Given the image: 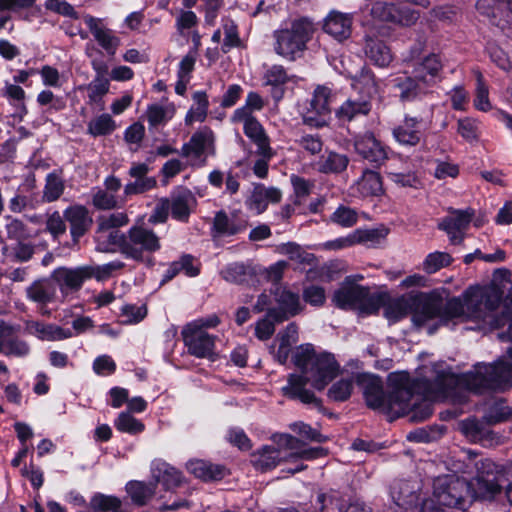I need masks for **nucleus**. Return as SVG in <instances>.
<instances>
[{"mask_svg":"<svg viewBox=\"0 0 512 512\" xmlns=\"http://www.w3.org/2000/svg\"><path fill=\"white\" fill-rule=\"evenodd\" d=\"M295 366L300 374H290L287 385L282 387V393L291 399H298L304 404L320 405L315 394L306 389L310 383L317 390H323L336 377L339 366L329 353L317 354L311 344L298 346L292 355Z\"/></svg>","mask_w":512,"mask_h":512,"instance_id":"nucleus-1","label":"nucleus"},{"mask_svg":"<svg viewBox=\"0 0 512 512\" xmlns=\"http://www.w3.org/2000/svg\"><path fill=\"white\" fill-rule=\"evenodd\" d=\"M388 381L392 390L386 395L382 382L370 374L357 376V384L363 390L367 405L396 416L404 415L409 408V401L414 398L411 380L406 372L391 373Z\"/></svg>","mask_w":512,"mask_h":512,"instance_id":"nucleus-2","label":"nucleus"},{"mask_svg":"<svg viewBox=\"0 0 512 512\" xmlns=\"http://www.w3.org/2000/svg\"><path fill=\"white\" fill-rule=\"evenodd\" d=\"M501 339L512 341V322ZM509 360L501 359L494 364H477L473 371L457 378V384L468 391L483 393L487 390L504 389L512 384V346L507 350Z\"/></svg>","mask_w":512,"mask_h":512,"instance_id":"nucleus-3","label":"nucleus"},{"mask_svg":"<svg viewBox=\"0 0 512 512\" xmlns=\"http://www.w3.org/2000/svg\"><path fill=\"white\" fill-rule=\"evenodd\" d=\"M352 88L356 95H351L336 110V116L340 120L351 121L360 116H366L372 109L371 99L378 92V84L374 74L367 68L352 78Z\"/></svg>","mask_w":512,"mask_h":512,"instance_id":"nucleus-4","label":"nucleus"},{"mask_svg":"<svg viewBox=\"0 0 512 512\" xmlns=\"http://www.w3.org/2000/svg\"><path fill=\"white\" fill-rule=\"evenodd\" d=\"M439 304L431 296L424 293H410L389 301L384 308L385 317L391 322L412 314V320L417 326L431 320L438 312Z\"/></svg>","mask_w":512,"mask_h":512,"instance_id":"nucleus-5","label":"nucleus"},{"mask_svg":"<svg viewBox=\"0 0 512 512\" xmlns=\"http://www.w3.org/2000/svg\"><path fill=\"white\" fill-rule=\"evenodd\" d=\"M467 319L480 321L493 327L504 325L495 311L498 308L502 292L494 285L470 287L464 293Z\"/></svg>","mask_w":512,"mask_h":512,"instance_id":"nucleus-6","label":"nucleus"},{"mask_svg":"<svg viewBox=\"0 0 512 512\" xmlns=\"http://www.w3.org/2000/svg\"><path fill=\"white\" fill-rule=\"evenodd\" d=\"M433 496L443 506L466 510L476 497L475 490L469 482L456 475H443L433 482Z\"/></svg>","mask_w":512,"mask_h":512,"instance_id":"nucleus-7","label":"nucleus"},{"mask_svg":"<svg viewBox=\"0 0 512 512\" xmlns=\"http://www.w3.org/2000/svg\"><path fill=\"white\" fill-rule=\"evenodd\" d=\"M362 275L348 276L341 287L335 291L332 301L341 309L358 310L362 315L374 314L378 311V300L371 296L367 287L357 285Z\"/></svg>","mask_w":512,"mask_h":512,"instance_id":"nucleus-8","label":"nucleus"},{"mask_svg":"<svg viewBox=\"0 0 512 512\" xmlns=\"http://www.w3.org/2000/svg\"><path fill=\"white\" fill-rule=\"evenodd\" d=\"M311 32V23L302 19L276 30L274 32L275 52L287 60L294 61L306 49Z\"/></svg>","mask_w":512,"mask_h":512,"instance_id":"nucleus-9","label":"nucleus"},{"mask_svg":"<svg viewBox=\"0 0 512 512\" xmlns=\"http://www.w3.org/2000/svg\"><path fill=\"white\" fill-rule=\"evenodd\" d=\"M160 249V238L153 230L141 225H134L126 232L122 254L126 258L143 262Z\"/></svg>","mask_w":512,"mask_h":512,"instance_id":"nucleus-10","label":"nucleus"},{"mask_svg":"<svg viewBox=\"0 0 512 512\" xmlns=\"http://www.w3.org/2000/svg\"><path fill=\"white\" fill-rule=\"evenodd\" d=\"M272 439L277 447L263 446L252 454L251 462L257 470L268 471L281 461H288V450L297 449L300 445V440L289 434H276Z\"/></svg>","mask_w":512,"mask_h":512,"instance_id":"nucleus-11","label":"nucleus"},{"mask_svg":"<svg viewBox=\"0 0 512 512\" xmlns=\"http://www.w3.org/2000/svg\"><path fill=\"white\" fill-rule=\"evenodd\" d=\"M476 477L469 482L479 500H493L501 493L500 477L502 469L491 459L485 458L475 463Z\"/></svg>","mask_w":512,"mask_h":512,"instance_id":"nucleus-12","label":"nucleus"},{"mask_svg":"<svg viewBox=\"0 0 512 512\" xmlns=\"http://www.w3.org/2000/svg\"><path fill=\"white\" fill-rule=\"evenodd\" d=\"M330 94V89L327 87L319 86L314 90L311 99L301 112L306 125L321 128L328 124L331 113Z\"/></svg>","mask_w":512,"mask_h":512,"instance_id":"nucleus-13","label":"nucleus"},{"mask_svg":"<svg viewBox=\"0 0 512 512\" xmlns=\"http://www.w3.org/2000/svg\"><path fill=\"white\" fill-rule=\"evenodd\" d=\"M182 336L188 352L197 358L214 359L215 338L197 325H186Z\"/></svg>","mask_w":512,"mask_h":512,"instance_id":"nucleus-14","label":"nucleus"},{"mask_svg":"<svg viewBox=\"0 0 512 512\" xmlns=\"http://www.w3.org/2000/svg\"><path fill=\"white\" fill-rule=\"evenodd\" d=\"M214 136L210 129L204 128L192 135L189 142L181 148V155L189 158L192 165H204L206 159L201 157L207 154H214Z\"/></svg>","mask_w":512,"mask_h":512,"instance_id":"nucleus-15","label":"nucleus"},{"mask_svg":"<svg viewBox=\"0 0 512 512\" xmlns=\"http://www.w3.org/2000/svg\"><path fill=\"white\" fill-rule=\"evenodd\" d=\"M443 64L440 56L431 53L413 64L412 75L423 84V87H432L441 80Z\"/></svg>","mask_w":512,"mask_h":512,"instance_id":"nucleus-16","label":"nucleus"},{"mask_svg":"<svg viewBox=\"0 0 512 512\" xmlns=\"http://www.w3.org/2000/svg\"><path fill=\"white\" fill-rule=\"evenodd\" d=\"M92 276L93 267L90 266H82L74 269L59 268L52 274L56 286H59L62 293L79 290L84 281L90 279Z\"/></svg>","mask_w":512,"mask_h":512,"instance_id":"nucleus-17","label":"nucleus"},{"mask_svg":"<svg viewBox=\"0 0 512 512\" xmlns=\"http://www.w3.org/2000/svg\"><path fill=\"white\" fill-rule=\"evenodd\" d=\"M354 147L361 157L376 166L381 165L387 159L386 148L372 132L357 135L354 140Z\"/></svg>","mask_w":512,"mask_h":512,"instance_id":"nucleus-18","label":"nucleus"},{"mask_svg":"<svg viewBox=\"0 0 512 512\" xmlns=\"http://www.w3.org/2000/svg\"><path fill=\"white\" fill-rule=\"evenodd\" d=\"M84 23L89 28L91 34L97 43L110 56H114L120 46V38L116 36L113 30L108 28L102 19L91 15L84 16Z\"/></svg>","mask_w":512,"mask_h":512,"instance_id":"nucleus-19","label":"nucleus"},{"mask_svg":"<svg viewBox=\"0 0 512 512\" xmlns=\"http://www.w3.org/2000/svg\"><path fill=\"white\" fill-rule=\"evenodd\" d=\"M473 210H454L440 224L439 228L445 231L453 244L461 243L464 237V231L469 226Z\"/></svg>","mask_w":512,"mask_h":512,"instance_id":"nucleus-20","label":"nucleus"},{"mask_svg":"<svg viewBox=\"0 0 512 512\" xmlns=\"http://www.w3.org/2000/svg\"><path fill=\"white\" fill-rule=\"evenodd\" d=\"M234 122H242L245 135L257 146V153L262 157L272 158L273 152L269 139L264 132L262 125L253 116L233 118Z\"/></svg>","mask_w":512,"mask_h":512,"instance_id":"nucleus-21","label":"nucleus"},{"mask_svg":"<svg viewBox=\"0 0 512 512\" xmlns=\"http://www.w3.org/2000/svg\"><path fill=\"white\" fill-rule=\"evenodd\" d=\"M63 217L69 223L70 233L74 241H78L93 223L88 209L79 204L67 207L63 212Z\"/></svg>","mask_w":512,"mask_h":512,"instance_id":"nucleus-22","label":"nucleus"},{"mask_svg":"<svg viewBox=\"0 0 512 512\" xmlns=\"http://www.w3.org/2000/svg\"><path fill=\"white\" fill-rule=\"evenodd\" d=\"M282 192L275 187H265L263 184L254 186L250 197L246 200L247 207L256 214L263 213L269 203H278Z\"/></svg>","mask_w":512,"mask_h":512,"instance_id":"nucleus-23","label":"nucleus"},{"mask_svg":"<svg viewBox=\"0 0 512 512\" xmlns=\"http://www.w3.org/2000/svg\"><path fill=\"white\" fill-rule=\"evenodd\" d=\"M25 330L28 334L45 341H60L73 337L71 329L34 320L25 322Z\"/></svg>","mask_w":512,"mask_h":512,"instance_id":"nucleus-24","label":"nucleus"},{"mask_svg":"<svg viewBox=\"0 0 512 512\" xmlns=\"http://www.w3.org/2000/svg\"><path fill=\"white\" fill-rule=\"evenodd\" d=\"M353 17L351 14L331 11L325 18L323 30L338 41H343L351 35Z\"/></svg>","mask_w":512,"mask_h":512,"instance_id":"nucleus-25","label":"nucleus"},{"mask_svg":"<svg viewBox=\"0 0 512 512\" xmlns=\"http://www.w3.org/2000/svg\"><path fill=\"white\" fill-rule=\"evenodd\" d=\"M422 121L416 117H406L394 128L393 136L401 145L415 146L422 138Z\"/></svg>","mask_w":512,"mask_h":512,"instance_id":"nucleus-26","label":"nucleus"},{"mask_svg":"<svg viewBox=\"0 0 512 512\" xmlns=\"http://www.w3.org/2000/svg\"><path fill=\"white\" fill-rule=\"evenodd\" d=\"M364 51L367 58L379 67H387L393 60L390 48L377 37L366 36Z\"/></svg>","mask_w":512,"mask_h":512,"instance_id":"nucleus-27","label":"nucleus"},{"mask_svg":"<svg viewBox=\"0 0 512 512\" xmlns=\"http://www.w3.org/2000/svg\"><path fill=\"white\" fill-rule=\"evenodd\" d=\"M198 25V17L197 15L190 10H180L175 19V27L177 32L185 37H191L193 42V46H195V50H198L201 46V36L195 30Z\"/></svg>","mask_w":512,"mask_h":512,"instance_id":"nucleus-28","label":"nucleus"},{"mask_svg":"<svg viewBox=\"0 0 512 512\" xmlns=\"http://www.w3.org/2000/svg\"><path fill=\"white\" fill-rule=\"evenodd\" d=\"M57 286L54 279H40L26 289L27 298L37 304L46 305L56 296Z\"/></svg>","mask_w":512,"mask_h":512,"instance_id":"nucleus-29","label":"nucleus"},{"mask_svg":"<svg viewBox=\"0 0 512 512\" xmlns=\"http://www.w3.org/2000/svg\"><path fill=\"white\" fill-rule=\"evenodd\" d=\"M151 473L156 487L162 484L167 491L178 487L181 483V473L168 463L154 462Z\"/></svg>","mask_w":512,"mask_h":512,"instance_id":"nucleus-30","label":"nucleus"},{"mask_svg":"<svg viewBox=\"0 0 512 512\" xmlns=\"http://www.w3.org/2000/svg\"><path fill=\"white\" fill-rule=\"evenodd\" d=\"M95 239L97 242V249L99 251L108 252L117 249L122 254L126 233L98 225Z\"/></svg>","mask_w":512,"mask_h":512,"instance_id":"nucleus-31","label":"nucleus"},{"mask_svg":"<svg viewBox=\"0 0 512 512\" xmlns=\"http://www.w3.org/2000/svg\"><path fill=\"white\" fill-rule=\"evenodd\" d=\"M170 201L172 217L178 221H187L196 205V199L191 191L183 190L173 195Z\"/></svg>","mask_w":512,"mask_h":512,"instance_id":"nucleus-32","label":"nucleus"},{"mask_svg":"<svg viewBox=\"0 0 512 512\" xmlns=\"http://www.w3.org/2000/svg\"><path fill=\"white\" fill-rule=\"evenodd\" d=\"M186 467L195 477L205 481L219 480L226 475L224 466L212 464L205 460H190Z\"/></svg>","mask_w":512,"mask_h":512,"instance_id":"nucleus-33","label":"nucleus"},{"mask_svg":"<svg viewBox=\"0 0 512 512\" xmlns=\"http://www.w3.org/2000/svg\"><path fill=\"white\" fill-rule=\"evenodd\" d=\"M352 189L360 197L378 196L383 191L380 175L375 171L365 170Z\"/></svg>","mask_w":512,"mask_h":512,"instance_id":"nucleus-34","label":"nucleus"},{"mask_svg":"<svg viewBox=\"0 0 512 512\" xmlns=\"http://www.w3.org/2000/svg\"><path fill=\"white\" fill-rule=\"evenodd\" d=\"M439 304L438 312L432 317L438 318L442 324H448L449 321L456 318H465L467 319V310L465 306V301L462 302L460 298H451L449 299L445 305L443 306L440 299L436 297H432Z\"/></svg>","mask_w":512,"mask_h":512,"instance_id":"nucleus-35","label":"nucleus"},{"mask_svg":"<svg viewBox=\"0 0 512 512\" xmlns=\"http://www.w3.org/2000/svg\"><path fill=\"white\" fill-rule=\"evenodd\" d=\"M126 492L132 502L138 506H144L156 495V483L150 481H129L126 484Z\"/></svg>","mask_w":512,"mask_h":512,"instance_id":"nucleus-36","label":"nucleus"},{"mask_svg":"<svg viewBox=\"0 0 512 512\" xmlns=\"http://www.w3.org/2000/svg\"><path fill=\"white\" fill-rule=\"evenodd\" d=\"M408 481H400L394 484L391 489V496L397 506L402 507L404 512H408L410 508L419 501V495Z\"/></svg>","mask_w":512,"mask_h":512,"instance_id":"nucleus-37","label":"nucleus"},{"mask_svg":"<svg viewBox=\"0 0 512 512\" xmlns=\"http://www.w3.org/2000/svg\"><path fill=\"white\" fill-rule=\"evenodd\" d=\"M275 300L279 306L278 313L284 314L286 319L295 316L302 310L299 295L286 288L279 287L275 291Z\"/></svg>","mask_w":512,"mask_h":512,"instance_id":"nucleus-38","label":"nucleus"},{"mask_svg":"<svg viewBox=\"0 0 512 512\" xmlns=\"http://www.w3.org/2000/svg\"><path fill=\"white\" fill-rule=\"evenodd\" d=\"M286 320L284 314L278 313L276 309H268L264 318L259 320L255 326V335L259 340L269 339L275 331V322Z\"/></svg>","mask_w":512,"mask_h":512,"instance_id":"nucleus-39","label":"nucleus"},{"mask_svg":"<svg viewBox=\"0 0 512 512\" xmlns=\"http://www.w3.org/2000/svg\"><path fill=\"white\" fill-rule=\"evenodd\" d=\"M394 86L400 90V98L402 100L414 99L418 94L424 92L427 87H423L414 75L412 76H398L394 80Z\"/></svg>","mask_w":512,"mask_h":512,"instance_id":"nucleus-40","label":"nucleus"},{"mask_svg":"<svg viewBox=\"0 0 512 512\" xmlns=\"http://www.w3.org/2000/svg\"><path fill=\"white\" fill-rule=\"evenodd\" d=\"M174 114L175 107L173 104H152L148 106L146 111L150 128L158 125H164L173 118Z\"/></svg>","mask_w":512,"mask_h":512,"instance_id":"nucleus-41","label":"nucleus"},{"mask_svg":"<svg viewBox=\"0 0 512 512\" xmlns=\"http://www.w3.org/2000/svg\"><path fill=\"white\" fill-rule=\"evenodd\" d=\"M65 189L64 180L55 172L48 173L45 178L42 200L47 203L58 200Z\"/></svg>","mask_w":512,"mask_h":512,"instance_id":"nucleus-42","label":"nucleus"},{"mask_svg":"<svg viewBox=\"0 0 512 512\" xmlns=\"http://www.w3.org/2000/svg\"><path fill=\"white\" fill-rule=\"evenodd\" d=\"M196 107L191 108L185 117V123L191 125L194 122H203L207 117L209 101L205 92L197 91L193 94Z\"/></svg>","mask_w":512,"mask_h":512,"instance_id":"nucleus-43","label":"nucleus"},{"mask_svg":"<svg viewBox=\"0 0 512 512\" xmlns=\"http://www.w3.org/2000/svg\"><path fill=\"white\" fill-rule=\"evenodd\" d=\"M353 233L356 244L375 245L386 238L389 229L381 225L377 228L356 229Z\"/></svg>","mask_w":512,"mask_h":512,"instance_id":"nucleus-44","label":"nucleus"},{"mask_svg":"<svg viewBox=\"0 0 512 512\" xmlns=\"http://www.w3.org/2000/svg\"><path fill=\"white\" fill-rule=\"evenodd\" d=\"M349 159L346 155L329 152L319 161V170L323 173H339L346 169Z\"/></svg>","mask_w":512,"mask_h":512,"instance_id":"nucleus-45","label":"nucleus"},{"mask_svg":"<svg viewBox=\"0 0 512 512\" xmlns=\"http://www.w3.org/2000/svg\"><path fill=\"white\" fill-rule=\"evenodd\" d=\"M115 129V121L109 114H102L92 119L87 126V132L93 137L109 135Z\"/></svg>","mask_w":512,"mask_h":512,"instance_id":"nucleus-46","label":"nucleus"},{"mask_svg":"<svg viewBox=\"0 0 512 512\" xmlns=\"http://www.w3.org/2000/svg\"><path fill=\"white\" fill-rule=\"evenodd\" d=\"M460 431L472 441H481L484 437L491 434L482 421L476 418L463 420L460 425Z\"/></svg>","mask_w":512,"mask_h":512,"instance_id":"nucleus-47","label":"nucleus"},{"mask_svg":"<svg viewBox=\"0 0 512 512\" xmlns=\"http://www.w3.org/2000/svg\"><path fill=\"white\" fill-rule=\"evenodd\" d=\"M116 429L128 434H139L144 431V424L129 412H121L114 421Z\"/></svg>","mask_w":512,"mask_h":512,"instance_id":"nucleus-48","label":"nucleus"},{"mask_svg":"<svg viewBox=\"0 0 512 512\" xmlns=\"http://www.w3.org/2000/svg\"><path fill=\"white\" fill-rule=\"evenodd\" d=\"M5 221V230L8 239L20 242L30 237L29 229L21 220L12 217H6Z\"/></svg>","mask_w":512,"mask_h":512,"instance_id":"nucleus-49","label":"nucleus"},{"mask_svg":"<svg viewBox=\"0 0 512 512\" xmlns=\"http://www.w3.org/2000/svg\"><path fill=\"white\" fill-rule=\"evenodd\" d=\"M452 261L451 256L445 252H432L428 254L423 261V270L428 274H432L441 268L448 266Z\"/></svg>","mask_w":512,"mask_h":512,"instance_id":"nucleus-50","label":"nucleus"},{"mask_svg":"<svg viewBox=\"0 0 512 512\" xmlns=\"http://www.w3.org/2000/svg\"><path fill=\"white\" fill-rule=\"evenodd\" d=\"M264 107V101L262 97L256 92H249L245 105L236 109L233 113V118H243L252 116L255 111H260Z\"/></svg>","mask_w":512,"mask_h":512,"instance_id":"nucleus-51","label":"nucleus"},{"mask_svg":"<svg viewBox=\"0 0 512 512\" xmlns=\"http://www.w3.org/2000/svg\"><path fill=\"white\" fill-rule=\"evenodd\" d=\"M353 390L352 379H341L335 382L328 390V397L337 402L346 401Z\"/></svg>","mask_w":512,"mask_h":512,"instance_id":"nucleus-52","label":"nucleus"},{"mask_svg":"<svg viewBox=\"0 0 512 512\" xmlns=\"http://www.w3.org/2000/svg\"><path fill=\"white\" fill-rule=\"evenodd\" d=\"M477 78V87H476V96L474 99V106L480 111H488L491 109V104L489 101V91L488 87L484 83L483 75L481 72H476Z\"/></svg>","mask_w":512,"mask_h":512,"instance_id":"nucleus-53","label":"nucleus"},{"mask_svg":"<svg viewBox=\"0 0 512 512\" xmlns=\"http://www.w3.org/2000/svg\"><path fill=\"white\" fill-rule=\"evenodd\" d=\"M91 506L100 511L124 512L121 510V500L115 496L95 495L91 499Z\"/></svg>","mask_w":512,"mask_h":512,"instance_id":"nucleus-54","label":"nucleus"},{"mask_svg":"<svg viewBox=\"0 0 512 512\" xmlns=\"http://www.w3.org/2000/svg\"><path fill=\"white\" fill-rule=\"evenodd\" d=\"M357 212L346 206H339L331 215V221L342 227H351L356 224Z\"/></svg>","mask_w":512,"mask_h":512,"instance_id":"nucleus-55","label":"nucleus"},{"mask_svg":"<svg viewBox=\"0 0 512 512\" xmlns=\"http://www.w3.org/2000/svg\"><path fill=\"white\" fill-rule=\"evenodd\" d=\"M395 9V4L376 1L372 4L370 14L374 19L393 23Z\"/></svg>","mask_w":512,"mask_h":512,"instance_id":"nucleus-56","label":"nucleus"},{"mask_svg":"<svg viewBox=\"0 0 512 512\" xmlns=\"http://www.w3.org/2000/svg\"><path fill=\"white\" fill-rule=\"evenodd\" d=\"M157 184L154 177L136 178L133 182H129L124 187L126 196L141 194L153 189Z\"/></svg>","mask_w":512,"mask_h":512,"instance_id":"nucleus-57","label":"nucleus"},{"mask_svg":"<svg viewBox=\"0 0 512 512\" xmlns=\"http://www.w3.org/2000/svg\"><path fill=\"white\" fill-rule=\"evenodd\" d=\"M222 30L225 35L222 51L226 53L231 48L238 46L240 43V39L238 37L237 26L232 20H223Z\"/></svg>","mask_w":512,"mask_h":512,"instance_id":"nucleus-58","label":"nucleus"},{"mask_svg":"<svg viewBox=\"0 0 512 512\" xmlns=\"http://www.w3.org/2000/svg\"><path fill=\"white\" fill-rule=\"evenodd\" d=\"M39 74L45 86L60 88L66 81L64 76L55 67L50 65H44L39 70Z\"/></svg>","mask_w":512,"mask_h":512,"instance_id":"nucleus-59","label":"nucleus"},{"mask_svg":"<svg viewBox=\"0 0 512 512\" xmlns=\"http://www.w3.org/2000/svg\"><path fill=\"white\" fill-rule=\"evenodd\" d=\"M291 184L296 196V203L300 204L312 191L314 183L298 175H291Z\"/></svg>","mask_w":512,"mask_h":512,"instance_id":"nucleus-60","label":"nucleus"},{"mask_svg":"<svg viewBox=\"0 0 512 512\" xmlns=\"http://www.w3.org/2000/svg\"><path fill=\"white\" fill-rule=\"evenodd\" d=\"M213 229L218 235H234L238 228L233 224L224 211L216 213L213 222Z\"/></svg>","mask_w":512,"mask_h":512,"instance_id":"nucleus-61","label":"nucleus"},{"mask_svg":"<svg viewBox=\"0 0 512 512\" xmlns=\"http://www.w3.org/2000/svg\"><path fill=\"white\" fill-rule=\"evenodd\" d=\"M220 274L225 281L239 284L245 280L246 268L243 264L232 263L222 269Z\"/></svg>","mask_w":512,"mask_h":512,"instance_id":"nucleus-62","label":"nucleus"},{"mask_svg":"<svg viewBox=\"0 0 512 512\" xmlns=\"http://www.w3.org/2000/svg\"><path fill=\"white\" fill-rule=\"evenodd\" d=\"M289 77L286 70L281 65H273L264 75V83L273 87L285 84Z\"/></svg>","mask_w":512,"mask_h":512,"instance_id":"nucleus-63","label":"nucleus"},{"mask_svg":"<svg viewBox=\"0 0 512 512\" xmlns=\"http://www.w3.org/2000/svg\"><path fill=\"white\" fill-rule=\"evenodd\" d=\"M324 455L325 452L323 448H304L303 443L300 441V445L297 449L288 450V461H291L293 459L312 460L322 457Z\"/></svg>","mask_w":512,"mask_h":512,"instance_id":"nucleus-64","label":"nucleus"}]
</instances>
